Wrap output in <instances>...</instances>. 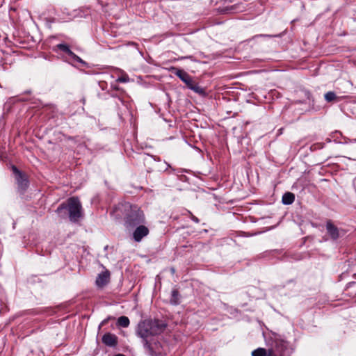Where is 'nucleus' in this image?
I'll return each mask as SVG.
<instances>
[{
    "instance_id": "obj_1",
    "label": "nucleus",
    "mask_w": 356,
    "mask_h": 356,
    "mask_svg": "<svg viewBox=\"0 0 356 356\" xmlns=\"http://www.w3.org/2000/svg\"><path fill=\"white\" fill-rule=\"evenodd\" d=\"M166 326L167 324L163 321L159 319H146L140 321L138 325L136 333L143 339L144 347L152 356L160 354L161 352L158 344L156 343L153 344L148 338L161 334L164 332Z\"/></svg>"
},
{
    "instance_id": "obj_2",
    "label": "nucleus",
    "mask_w": 356,
    "mask_h": 356,
    "mask_svg": "<svg viewBox=\"0 0 356 356\" xmlns=\"http://www.w3.org/2000/svg\"><path fill=\"white\" fill-rule=\"evenodd\" d=\"M82 206L77 197H71L61 203L56 209L58 214L63 218L67 216L70 221L75 222L82 216Z\"/></svg>"
},
{
    "instance_id": "obj_3",
    "label": "nucleus",
    "mask_w": 356,
    "mask_h": 356,
    "mask_svg": "<svg viewBox=\"0 0 356 356\" xmlns=\"http://www.w3.org/2000/svg\"><path fill=\"white\" fill-rule=\"evenodd\" d=\"M124 226L129 230L146 223L144 211L136 204L126 203L124 212Z\"/></svg>"
},
{
    "instance_id": "obj_4",
    "label": "nucleus",
    "mask_w": 356,
    "mask_h": 356,
    "mask_svg": "<svg viewBox=\"0 0 356 356\" xmlns=\"http://www.w3.org/2000/svg\"><path fill=\"white\" fill-rule=\"evenodd\" d=\"M11 170L17 185V191L19 193L24 194L29 186V180L27 175L19 170L15 165L11 166Z\"/></svg>"
},
{
    "instance_id": "obj_5",
    "label": "nucleus",
    "mask_w": 356,
    "mask_h": 356,
    "mask_svg": "<svg viewBox=\"0 0 356 356\" xmlns=\"http://www.w3.org/2000/svg\"><path fill=\"white\" fill-rule=\"evenodd\" d=\"M325 229L327 236L333 241H337L345 234L344 230L341 228H339L334 224L332 220L330 219L327 220L325 222Z\"/></svg>"
},
{
    "instance_id": "obj_6",
    "label": "nucleus",
    "mask_w": 356,
    "mask_h": 356,
    "mask_svg": "<svg viewBox=\"0 0 356 356\" xmlns=\"http://www.w3.org/2000/svg\"><path fill=\"white\" fill-rule=\"evenodd\" d=\"M287 348V342L283 339L275 337L272 339L268 353L271 352L273 356H284L283 353Z\"/></svg>"
},
{
    "instance_id": "obj_7",
    "label": "nucleus",
    "mask_w": 356,
    "mask_h": 356,
    "mask_svg": "<svg viewBox=\"0 0 356 356\" xmlns=\"http://www.w3.org/2000/svg\"><path fill=\"white\" fill-rule=\"evenodd\" d=\"M143 160L144 165L147 168V172H151L155 170L160 172L163 170V168L160 167V165L159 163V162L161 161L159 158H156L154 156L146 154L143 156Z\"/></svg>"
},
{
    "instance_id": "obj_8",
    "label": "nucleus",
    "mask_w": 356,
    "mask_h": 356,
    "mask_svg": "<svg viewBox=\"0 0 356 356\" xmlns=\"http://www.w3.org/2000/svg\"><path fill=\"white\" fill-rule=\"evenodd\" d=\"M133 229L134 230L132 234V238L136 242H140L142 239L149 233V229L145 224L137 225Z\"/></svg>"
},
{
    "instance_id": "obj_9",
    "label": "nucleus",
    "mask_w": 356,
    "mask_h": 356,
    "mask_svg": "<svg viewBox=\"0 0 356 356\" xmlns=\"http://www.w3.org/2000/svg\"><path fill=\"white\" fill-rule=\"evenodd\" d=\"M102 341L106 346L115 348L118 344V337L115 334L106 332L102 336Z\"/></svg>"
},
{
    "instance_id": "obj_10",
    "label": "nucleus",
    "mask_w": 356,
    "mask_h": 356,
    "mask_svg": "<svg viewBox=\"0 0 356 356\" xmlns=\"http://www.w3.org/2000/svg\"><path fill=\"white\" fill-rule=\"evenodd\" d=\"M57 48L67 54L69 56H70L74 61H76L83 65H86L87 63L83 60L79 56L76 55L71 49H70L69 46L66 44H57Z\"/></svg>"
},
{
    "instance_id": "obj_11",
    "label": "nucleus",
    "mask_w": 356,
    "mask_h": 356,
    "mask_svg": "<svg viewBox=\"0 0 356 356\" xmlns=\"http://www.w3.org/2000/svg\"><path fill=\"white\" fill-rule=\"evenodd\" d=\"M173 73L177 76L184 83H186L188 88L191 86L193 80L192 77L184 70L173 67Z\"/></svg>"
},
{
    "instance_id": "obj_12",
    "label": "nucleus",
    "mask_w": 356,
    "mask_h": 356,
    "mask_svg": "<svg viewBox=\"0 0 356 356\" xmlns=\"http://www.w3.org/2000/svg\"><path fill=\"white\" fill-rule=\"evenodd\" d=\"M110 272L108 270L99 273L97 277L95 283L98 287L102 288L110 282Z\"/></svg>"
},
{
    "instance_id": "obj_13",
    "label": "nucleus",
    "mask_w": 356,
    "mask_h": 356,
    "mask_svg": "<svg viewBox=\"0 0 356 356\" xmlns=\"http://www.w3.org/2000/svg\"><path fill=\"white\" fill-rule=\"evenodd\" d=\"M181 294L179 290L176 288L173 289L171 292V297L170 298V303L172 305H177L180 304Z\"/></svg>"
},
{
    "instance_id": "obj_14",
    "label": "nucleus",
    "mask_w": 356,
    "mask_h": 356,
    "mask_svg": "<svg viewBox=\"0 0 356 356\" xmlns=\"http://www.w3.org/2000/svg\"><path fill=\"white\" fill-rule=\"evenodd\" d=\"M188 88L202 97H205L207 95L205 89L200 86L198 83L194 81H193L191 86H190Z\"/></svg>"
},
{
    "instance_id": "obj_15",
    "label": "nucleus",
    "mask_w": 356,
    "mask_h": 356,
    "mask_svg": "<svg viewBox=\"0 0 356 356\" xmlns=\"http://www.w3.org/2000/svg\"><path fill=\"white\" fill-rule=\"evenodd\" d=\"M295 200V195L291 192L285 193L282 196V202L285 205L291 204Z\"/></svg>"
},
{
    "instance_id": "obj_16",
    "label": "nucleus",
    "mask_w": 356,
    "mask_h": 356,
    "mask_svg": "<svg viewBox=\"0 0 356 356\" xmlns=\"http://www.w3.org/2000/svg\"><path fill=\"white\" fill-rule=\"evenodd\" d=\"M324 97L327 102H338L341 99V98L337 96L335 92L332 91L326 92L324 95Z\"/></svg>"
},
{
    "instance_id": "obj_17",
    "label": "nucleus",
    "mask_w": 356,
    "mask_h": 356,
    "mask_svg": "<svg viewBox=\"0 0 356 356\" xmlns=\"http://www.w3.org/2000/svg\"><path fill=\"white\" fill-rule=\"evenodd\" d=\"M306 94V96L307 97V99L311 101V102L309 103V106H310V108L312 110H314L315 111H319L321 107L320 106H316V104H315V100L312 97V95L311 94V92L309 91H307L305 92Z\"/></svg>"
},
{
    "instance_id": "obj_18",
    "label": "nucleus",
    "mask_w": 356,
    "mask_h": 356,
    "mask_svg": "<svg viewBox=\"0 0 356 356\" xmlns=\"http://www.w3.org/2000/svg\"><path fill=\"white\" fill-rule=\"evenodd\" d=\"M130 323L129 319L125 316H122L118 318L117 324L120 327H127Z\"/></svg>"
},
{
    "instance_id": "obj_19",
    "label": "nucleus",
    "mask_w": 356,
    "mask_h": 356,
    "mask_svg": "<svg viewBox=\"0 0 356 356\" xmlns=\"http://www.w3.org/2000/svg\"><path fill=\"white\" fill-rule=\"evenodd\" d=\"M268 354V349L266 350L264 348H258L252 352V356H267Z\"/></svg>"
},
{
    "instance_id": "obj_20",
    "label": "nucleus",
    "mask_w": 356,
    "mask_h": 356,
    "mask_svg": "<svg viewBox=\"0 0 356 356\" xmlns=\"http://www.w3.org/2000/svg\"><path fill=\"white\" fill-rule=\"evenodd\" d=\"M129 80V78L127 75H123V76H120L117 79V81L121 82V83H126V82H128Z\"/></svg>"
},
{
    "instance_id": "obj_21",
    "label": "nucleus",
    "mask_w": 356,
    "mask_h": 356,
    "mask_svg": "<svg viewBox=\"0 0 356 356\" xmlns=\"http://www.w3.org/2000/svg\"><path fill=\"white\" fill-rule=\"evenodd\" d=\"M322 147H323V146L321 144L316 143V144L312 145L311 146L310 149L312 151H315L318 149H321Z\"/></svg>"
},
{
    "instance_id": "obj_22",
    "label": "nucleus",
    "mask_w": 356,
    "mask_h": 356,
    "mask_svg": "<svg viewBox=\"0 0 356 356\" xmlns=\"http://www.w3.org/2000/svg\"><path fill=\"white\" fill-rule=\"evenodd\" d=\"M108 323V319L105 318L104 320H103V321H102V323H101L99 324V327H98L99 330H101V328H102V326H104V325H106Z\"/></svg>"
},
{
    "instance_id": "obj_23",
    "label": "nucleus",
    "mask_w": 356,
    "mask_h": 356,
    "mask_svg": "<svg viewBox=\"0 0 356 356\" xmlns=\"http://www.w3.org/2000/svg\"><path fill=\"white\" fill-rule=\"evenodd\" d=\"M161 168V166H160ZM170 165L168 163H165V165H163V170L161 171H165L168 168H170Z\"/></svg>"
},
{
    "instance_id": "obj_24",
    "label": "nucleus",
    "mask_w": 356,
    "mask_h": 356,
    "mask_svg": "<svg viewBox=\"0 0 356 356\" xmlns=\"http://www.w3.org/2000/svg\"><path fill=\"white\" fill-rule=\"evenodd\" d=\"M81 102L83 104H86V98L85 97H82L81 99Z\"/></svg>"
},
{
    "instance_id": "obj_25",
    "label": "nucleus",
    "mask_w": 356,
    "mask_h": 356,
    "mask_svg": "<svg viewBox=\"0 0 356 356\" xmlns=\"http://www.w3.org/2000/svg\"><path fill=\"white\" fill-rule=\"evenodd\" d=\"M67 140H74V139H75V137L68 136V137L67 138Z\"/></svg>"
},
{
    "instance_id": "obj_26",
    "label": "nucleus",
    "mask_w": 356,
    "mask_h": 356,
    "mask_svg": "<svg viewBox=\"0 0 356 356\" xmlns=\"http://www.w3.org/2000/svg\"><path fill=\"white\" fill-rule=\"evenodd\" d=\"M114 356H125V355H123V354L119 353V354H117V355H115Z\"/></svg>"
},
{
    "instance_id": "obj_27",
    "label": "nucleus",
    "mask_w": 356,
    "mask_h": 356,
    "mask_svg": "<svg viewBox=\"0 0 356 356\" xmlns=\"http://www.w3.org/2000/svg\"><path fill=\"white\" fill-rule=\"evenodd\" d=\"M107 319H108V321H111V319H113L114 318L111 317V316H108V318H106Z\"/></svg>"
},
{
    "instance_id": "obj_28",
    "label": "nucleus",
    "mask_w": 356,
    "mask_h": 356,
    "mask_svg": "<svg viewBox=\"0 0 356 356\" xmlns=\"http://www.w3.org/2000/svg\"><path fill=\"white\" fill-rule=\"evenodd\" d=\"M272 354H273V353H272L271 352H270V353H268V355H267V356H273Z\"/></svg>"
}]
</instances>
